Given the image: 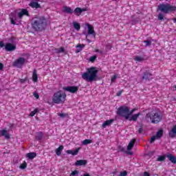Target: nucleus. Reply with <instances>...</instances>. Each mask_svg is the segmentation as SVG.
<instances>
[{
  "instance_id": "obj_1",
  "label": "nucleus",
  "mask_w": 176,
  "mask_h": 176,
  "mask_svg": "<svg viewBox=\"0 0 176 176\" xmlns=\"http://www.w3.org/2000/svg\"><path fill=\"white\" fill-rule=\"evenodd\" d=\"M32 28L34 31L42 32L46 28V19L43 16H35L32 19Z\"/></svg>"
},
{
  "instance_id": "obj_2",
  "label": "nucleus",
  "mask_w": 176,
  "mask_h": 176,
  "mask_svg": "<svg viewBox=\"0 0 176 176\" xmlns=\"http://www.w3.org/2000/svg\"><path fill=\"white\" fill-rule=\"evenodd\" d=\"M98 70L96 67H91L87 69V72L82 74V78L86 82H94L97 79Z\"/></svg>"
},
{
  "instance_id": "obj_3",
  "label": "nucleus",
  "mask_w": 176,
  "mask_h": 176,
  "mask_svg": "<svg viewBox=\"0 0 176 176\" xmlns=\"http://www.w3.org/2000/svg\"><path fill=\"white\" fill-rule=\"evenodd\" d=\"M163 119V116L162 113L157 111H151L147 113L145 116V120L146 122H151L153 124H157L160 123Z\"/></svg>"
},
{
  "instance_id": "obj_4",
  "label": "nucleus",
  "mask_w": 176,
  "mask_h": 176,
  "mask_svg": "<svg viewBox=\"0 0 176 176\" xmlns=\"http://www.w3.org/2000/svg\"><path fill=\"white\" fill-rule=\"evenodd\" d=\"M67 100V94L59 90L55 92L52 96V102L54 104H64Z\"/></svg>"
},
{
  "instance_id": "obj_5",
  "label": "nucleus",
  "mask_w": 176,
  "mask_h": 176,
  "mask_svg": "<svg viewBox=\"0 0 176 176\" xmlns=\"http://www.w3.org/2000/svg\"><path fill=\"white\" fill-rule=\"evenodd\" d=\"M158 9L160 12L165 13L166 14L168 13H173V12H176V6L170 5L169 3L166 4H160L158 6Z\"/></svg>"
},
{
  "instance_id": "obj_6",
  "label": "nucleus",
  "mask_w": 176,
  "mask_h": 176,
  "mask_svg": "<svg viewBox=\"0 0 176 176\" xmlns=\"http://www.w3.org/2000/svg\"><path fill=\"white\" fill-rule=\"evenodd\" d=\"M117 115L121 118H124L126 120H129V107L126 105L120 106L117 109Z\"/></svg>"
},
{
  "instance_id": "obj_7",
  "label": "nucleus",
  "mask_w": 176,
  "mask_h": 176,
  "mask_svg": "<svg viewBox=\"0 0 176 176\" xmlns=\"http://www.w3.org/2000/svg\"><path fill=\"white\" fill-rule=\"evenodd\" d=\"M163 133H164L163 129L158 130L156 134L151 138L150 144H153V142H155L156 140H160V138L163 137Z\"/></svg>"
},
{
  "instance_id": "obj_8",
  "label": "nucleus",
  "mask_w": 176,
  "mask_h": 176,
  "mask_svg": "<svg viewBox=\"0 0 176 176\" xmlns=\"http://www.w3.org/2000/svg\"><path fill=\"white\" fill-rule=\"evenodd\" d=\"M63 90H65V91H68L69 93H72V94H75L78 93V90H79V87L67 86V87H63Z\"/></svg>"
},
{
  "instance_id": "obj_9",
  "label": "nucleus",
  "mask_w": 176,
  "mask_h": 176,
  "mask_svg": "<svg viewBox=\"0 0 176 176\" xmlns=\"http://www.w3.org/2000/svg\"><path fill=\"white\" fill-rule=\"evenodd\" d=\"M152 76H153V74H152V73L149 72V71H146L143 72L142 79L143 80H152V79H153Z\"/></svg>"
},
{
  "instance_id": "obj_10",
  "label": "nucleus",
  "mask_w": 176,
  "mask_h": 176,
  "mask_svg": "<svg viewBox=\"0 0 176 176\" xmlns=\"http://www.w3.org/2000/svg\"><path fill=\"white\" fill-rule=\"evenodd\" d=\"M25 63V58L20 57L12 63V67H19V65H23Z\"/></svg>"
},
{
  "instance_id": "obj_11",
  "label": "nucleus",
  "mask_w": 176,
  "mask_h": 176,
  "mask_svg": "<svg viewBox=\"0 0 176 176\" xmlns=\"http://www.w3.org/2000/svg\"><path fill=\"white\" fill-rule=\"evenodd\" d=\"M23 16H28V17H30V12H28L27 9L22 8L21 12L18 13V19H19V20H21Z\"/></svg>"
},
{
  "instance_id": "obj_12",
  "label": "nucleus",
  "mask_w": 176,
  "mask_h": 176,
  "mask_svg": "<svg viewBox=\"0 0 176 176\" xmlns=\"http://www.w3.org/2000/svg\"><path fill=\"white\" fill-rule=\"evenodd\" d=\"M5 49L6 52H14V50H16V45L10 43H8L5 45Z\"/></svg>"
},
{
  "instance_id": "obj_13",
  "label": "nucleus",
  "mask_w": 176,
  "mask_h": 176,
  "mask_svg": "<svg viewBox=\"0 0 176 176\" xmlns=\"http://www.w3.org/2000/svg\"><path fill=\"white\" fill-rule=\"evenodd\" d=\"M10 20L12 25H16V21H17V15H16V13L12 12L10 14Z\"/></svg>"
},
{
  "instance_id": "obj_14",
  "label": "nucleus",
  "mask_w": 176,
  "mask_h": 176,
  "mask_svg": "<svg viewBox=\"0 0 176 176\" xmlns=\"http://www.w3.org/2000/svg\"><path fill=\"white\" fill-rule=\"evenodd\" d=\"M86 164H87V160H79L75 162L74 166H76V167L79 166H85Z\"/></svg>"
},
{
  "instance_id": "obj_15",
  "label": "nucleus",
  "mask_w": 176,
  "mask_h": 176,
  "mask_svg": "<svg viewBox=\"0 0 176 176\" xmlns=\"http://www.w3.org/2000/svg\"><path fill=\"white\" fill-rule=\"evenodd\" d=\"M170 138H175L176 136V124L173 126L172 129L168 132Z\"/></svg>"
},
{
  "instance_id": "obj_16",
  "label": "nucleus",
  "mask_w": 176,
  "mask_h": 176,
  "mask_svg": "<svg viewBox=\"0 0 176 176\" xmlns=\"http://www.w3.org/2000/svg\"><path fill=\"white\" fill-rule=\"evenodd\" d=\"M79 151H80V147L77 148L74 151L67 150V151H66V153H67V155H72L73 156H76V155H78V153H79Z\"/></svg>"
},
{
  "instance_id": "obj_17",
  "label": "nucleus",
  "mask_w": 176,
  "mask_h": 176,
  "mask_svg": "<svg viewBox=\"0 0 176 176\" xmlns=\"http://www.w3.org/2000/svg\"><path fill=\"white\" fill-rule=\"evenodd\" d=\"M87 11V9L86 8H76L74 10V14H76V16H79L82 12Z\"/></svg>"
},
{
  "instance_id": "obj_18",
  "label": "nucleus",
  "mask_w": 176,
  "mask_h": 176,
  "mask_svg": "<svg viewBox=\"0 0 176 176\" xmlns=\"http://www.w3.org/2000/svg\"><path fill=\"white\" fill-rule=\"evenodd\" d=\"M113 122H115L114 119L107 120L102 124V127H103V129H106L107 126H111Z\"/></svg>"
},
{
  "instance_id": "obj_19",
  "label": "nucleus",
  "mask_w": 176,
  "mask_h": 176,
  "mask_svg": "<svg viewBox=\"0 0 176 176\" xmlns=\"http://www.w3.org/2000/svg\"><path fill=\"white\" fill-rule=\"evenodd\" d=\"M43 139V132L42 131L37 132L35 136L36 141H39V142H41V141H42Z\"/></svg>"
},
{
  "instance_id": "obj_20",
  "label": "nucleus",
  "mask_w": 176,
  "mask_h": 176,
  "mask_svg": "<svg viewBox=\"0 0 176 176\" xmlns=\"http://www.w3.org/2000/svg\"><path fill=\"white\" fill-rule=\"evenodd\" d=\"M88 28V35H94V36H96V32H94V28L91 26V25H87Z\"/></svg>"
},
{
  "instance_id": "obj_21",
  "label": "nucleus",
  "mask_w": 176,
  "mask_h": 176,
  "mask_svg": "<svg viewBox=\"0 0 176 176\" xmlns=\"http://www.w3.org/2000/svg\"><path fill=\"white\" fill-rule=\"evenodd\" d=\"M135 144V139H132L126 147L127 151H131V149L134 148Z\"/></svg>"
},
{
  "instance_id": "obj_22",
  "label": "nucleus",
  "mask_w": 176,
  "mask_h": 176,
  "mask_svg": "<svg viewBox=\"0 0 176 176\" xmlns=\"http://www.w3.org/2000/svg\"><path fill=\"white\" fill-rule=\"evenodd\" d=\"M1 135L3 137H5V138H6V140H9L10 138V135L9 134V133H8V131H6V129L1 130Z\"/></svg>"
},
{
  "instance_id": "obj_23",
  "label": "nucleus",
  "mask_w": 176,
  "mask_h": 176,
  "mask_svg": "<svg viewBox=\"0 0 176 176\" xmlns=\"http://www.w3.org/2000/svg\"><path fill=\"white\" fill-rule=\"evenodd\" d=\"M166 157L168 159L169 162L173 163V164H176V157L175 156L173 155L172 154H168Z\"/></svg>"
},
{
  "instance_id": "obj_24",
  "label": "nucleus",
  "mask_w": 176,
  "mask_h": 176,
  "mask_svg": "<svg viewBox=\"0 0 176 176\" xmlns=\"http://www.w3.org/2000/svg\"><path fill=\"white\" fill-rule=\"evenodd\" d=\"M26 157H28V159H30V160H32L33 159H35V157H36V153H28L26 154Z\"/></svg>"
},
{
  "instance_id": "obj_25",
  "label": "nucleus",
  "mask_w": 176,
  "mask_h": 176,
  "mask_svg": "<svg viewBox=\"0 0 176 176\" xmlns=\"http://www.w3.org/2000/svg\"><path fill=\"white\" fill-rule=\"evenodd\" d=\"M141 116V113H138L137 114L133 115L129 120L131 122L133 120V122H137V120L138 119V117Z\"/></svg>"
},
{
  "instance_id": "obj_26",
  "label": "nucleus",
  "mask_w": 176,
  "mask_h": 176,
  "mask_svg": "<svg viewBox=\"0 0 176 176\" xmlns=\"http://www.w3.org/2000/svg\"><path fill=\"white\" fill-rule=\"evenodd\" d=\"M64 149V146L60 145L58 148L56 149V154L57 156H60L61 155V152H63V150Z\"/></svg>"
},
{
  "instance_id": "obj_27",
  "label": "nucleus",
  "mask_w": 176,
  "mask_h": 176,
  "mask_svg": "<svg viewBox=\"0 0 176 176\" xmlns=\"http://www.w3.org/2000/svg\"><path fill=\"white\" fill-rule=\"evenodd\" d=\"M32 80L34 82H38V74L36 73V69H34V71H33Z\"/></svg>"
},
{
  "instance_id": "obj_28",
  "label": "nucleus",
  "mask_w": 176,
  "mask_h": 176,
  "mask_svg": "<svg viewBox=\"0 0 176 176\" xmlns=\"http://www.w3.org/2000/svg\"><path fill=\"white\" fill-rule=\"evenodd\" d=\"M63 12L65 13H69V14H72V9L71 8L65 6L63 7Z\"/></svg>"
},
{
  "instance_id": "obj_29",
  "label": "nucleus",
  "mask_w": 176,
  "mask_h": 176,
  "mask_svg": "<svg viewBox=\"0 0 176 176\" xmlns=\"http://www.w3.org/2000/svg\"><path fill=\"white\" fill-rule=\"evenodd\" d=\"M133 60H135L137 63H142V61H144V57L135 56H134Z\"/></svg>"
},
{
  "instance_id": "obj_30",
  "label": "nucleus",
  "mask_w": 176,
  "mask_h": 176,
  "mask_svg": "<svg viewBox=\"0 0 176 176\" xmlns=\"http://www.w3.org/2000/svg\"><path fill=\"white\" fill-rule=\"evenodd\" d=\"M73 25L74 30H76L77 31H79L80 30V24H79L77 22H73Z\"/></svg>"
},
{
  "instance_id": "obj_31",
  "label": "nucleus",
  "mask_w": 176,
  "mask_h": 176,
  "mask_svg": "<svg viewBox=\"0 0 176 176\" xmlns=\"http://www.w3.org/2000/svg\"><path fill=\"white\" fill-rule=\"evenodd\" d=\"M38 112H39V110L38 109H35L34 111H32L29 114V116H31L32 118V117L35 116V115H36V113H38Z\"/></svg>"
},
{
  "instance_id": "obj_32",
  "label": "nucleus",
  "mask_w": 176,
  "mask_h": 176,
  "mask_svg": "<svg viewBox=\"0 0 176 176\" xmlns=\"http://www.w3.org/2000/svg\"><path fill=\"white\" fill-rule=\"evenodd\" d=\"M58 116H60V118H62L63 119H64V118H69V114L68 113H58Z\"/></svg>"
},
{
  "instance_id": "obj_33",
  "label": "nucleus",
  "mask_w": 176,
  "mask_h": 176,
  "mask_svg": "<svg viewBox=\"0 0 176 176\" xmlns=\"http://www.w3.org/2000/svg\"><path fill=\"white\" fill-rule=\"evenodd\" d=\"M93 141L89 139H85V140L82 141V144L83 145H89V144H91Z\"/></svg>"
},
{
  "instance_id": "obj_34",
  "label": "nucleus",
  "mask_w": 176,
  "mask_h": 176,
  "mask_svg": "<svg viewBox=\"0 0 176 176\" xmlns=\"http://www.w3.org/2000/svg\"><path fill=\"white\" fill-rule=\"evenodd\" d=\"M166 160V155H160L157 157V162H164Z\"/></svg>"
},
{
  "instance_id": "obj_35",
  "label": "nucleus",
  "mask_w": 176,
  "mask_h": 176,
  "mask_svg": "<svg viewBox=\"0 0 176 176\" xmlns=\"http://www.w3.org/2000/svg\"><path fill=\"white\" fill-rule=\"evenodd\" d=\"M76 47L79 48V50L76 52V53H79V52H81L82 49L85 47V44H78L76 45Z\"/></svg>"
},
{
  "instance_id": "obj_36",
  "label": "nucleus",
  "mask_w": 176,
  "mask_h": 176,
  "mask_svg": "<svg viewBox=\"0 0 176 176\" xmlns=\"http://www.w3.org/2000/svg\"><path fill=\"white\" fill-rule=\"evenodd\" d=\"M136 109H133L132 110L130 111V109H129V112H128V118H130L131 115H133L134 112H135Z\"/></svg>"
},
{
  "instance_id": "obj_37",
  "label": "nucleus",
  "mask_w": 176,
  "mask_h": 176,
  "mask_svg": "<svg viewBox=\"0 0 176 176\" xmlns=\"http://www.w3.org/2000/svg\"><path fill=\"white\" fill-rule=\"evenodd\" d=\"M143 43H145V46H151V45H152V43L149 40L144 41Z\"/></svg>"
},
{
  "instance_id": "obj_38",
  "label": "nucleus",
  "mask_w": 176,
  "mask_h": 176,
  "mask_svg": "<svg viewBox=\"0 0 176 176\" xmlns=\"http://www.w3.org/2000/svg\"><path fill=\"white\" fill-rule=\"evenodd\" d=\"M118 151L119 152H126V147L118 146Z\"/></svg>"
},
{
  "instance_id": "obj_39",
  "label": "nucleus",
  "mask_w": 176,
  "mask_h": 176,
  "mask_svg": "<svg viewBox=\"0 0 176 176\" xmlns=\"http://www.w3.org/2000/svg\"><path fill=\"white\" fill-rule=\"evenodd\" d=\"M96 60H97V56H92L89 58V61H91V63H94V61H96Z\"/></svg>"
},
{
  "instance_id": "obj_40",
  "label": "nucleus",
  "mask_w": 176,
  "mask_h": 176,
  "mask_svg": "<svg viewBox=\"0 0 176 176\" xmlns=\"http://www.w3.org/2000/svg\"><path fill=\"white\" fill-rule=\"evenodd\" d=\"M27 80H28V78L25 77V78H21L19 80L20 83H25V82H27Z\"/></svg>"
},
{
  "instance_id": "obj_41",
  "label": "nucleus",
  "mask_w": 176,
  "mask_h": 176,
  "mask_svg": "<svg viewBox=\"0 0 176 176\" xmlns=\"http://www.w3.org/2000/svg\"><path fill=\"white\" fill-rule=\"evenodd\" d=\"M118 176H127V171L124 170L122 172H120Z\"/></svg>"
},
{
  "instance_id": "obj_42",
  "label": "nucleus",
  "mask_w": 176,
  "mask_h": 176,
  "mask_svg": "<svg viewBox=\"0 0 176 176\" xmlns=\"http://www.w3.org/2000/svg\"><path fill=\"white\" fill-rule=\"evenodd\" d=\"M164 16L163 15V14L160 13L158 14V20H164Z\"/></svg>"
},
{
  "instance_id": "obj_43",
  "label": "nucleus",
  "mask_w": 176,
  "mask_h": 176,
  "mask_svg": "<svg viewBox=\"0 0 176 176\" xmlns=\"http://www.w3.org/2000/svg\"><path fill=\"white\" fill-rule=\"evenodd\" d=\"M20 168L24 170V168H27V163H23L20 166Z\"/></svg>"
},
{
  "instance_id": "obj_44",
  "label": "nucleus",
  "mask_w": 176,
  "mask_h": 176,
  "mask_svg": "<svg viewBox=\"0 0 176 176\" xmlns=\"http://www.w3.org/2000/svg\"><path fill=\"white\" fill-rule=\"evenodd\" d=\"M78 174H79V172L78 170H74L70 175L72 176H75V175H78Z\"/></svg>"
},
{
  "instance_id": "obj_45",
  "label": "nucleus",
  "mask_w": 176,
  "mask_h": 176,
  "mask_svg": "<svg viewBox=\"0 0 176 176\" xmlns=\"http://www.w3.org/2000/svg\"><path fill=\"white\" fill-rule=\"evenodd\" d=\"M112 45H111L110 43H108L107 45H106V49H107V50H111L112 49Z\"/></svg>"
},
{
  "instance_id": "obj_46",
  "label": "nucleus",
  "mask_w": 176,
  "mask_h": 176,
  "mask_svg": "<svg viewBox=\"0 0 176 176\" xmlns=\"http://www.w3.org/2000/svg\"><path fill=\"white\" fill-rule=\"evenodd\" d=\"M33 96L34 97H35V98H36V100L39 98V94H38L37 92H34Z\"/></svg>"
},
{
  "instance_id": "obj_47",
  "label": "nucleus",
  "mask_w": 176,
  "mask_h": 176,
  "mask_svg": "<svg viewBox=\"0 0 176 176\" xmlns=\"http://www.w3.org/2000/svg\"><path fill=\"white\" fill-rule=\"evenodd\" d=\"M118 78V76H116V75L113 76L111 77V81L112 82H115V80H116V78Z\"/></svg>"
},
{
  "instance_id": "obj_48",
  "label": "nucleus",
  "mask_w": 176,
  "mask_h": 176,
  "mask_svg": "<svg viewBox=\"0 0 176 176\" xmlns=\"http://www.w3.org/2000/svg\"><path fill=\"white\" fill-rule=\"evenodd\" d=\"M65 50H64V47H61L59 48L58 53H64Z\"/></svg>"
},
{
  "instance_id": "obj_49",
  "label": "nucleus",
  "mask_w": 176,
  "mask_h": 176,
  "mask_svg": "<svg viewBox=\"0 0 176 176\" xmlns=\"http://www.w3.org/2000/svg\"><path fill=\"white\" fill-rule=\"evenodd\" d=\"M122 93H123V89L117 92V94H116L117 97H120V96H122Z\"/></svg>"
},
{
  "instance_id": "obj_50",
  "label": "nucleus",
  "mask_w": 176,
  "mask_h": 176,
  "mask_svg": "<svg viewBox=\"0 0 176 176\" xmlns=\"http://www.w3.org/2000/svg\"><path fill=\"white\" fill-rule=\"evenodd\" d=\"M142 131H143L142 125H141V126H140V128L138 129V133H139V134H142Z\"/></svg>"
},
{
  "instance_id": "obj_51",
  "label": "nucleus",
  "mask_w": 176,
  "mask_h": 176,
  "mask_svg": "<svg viewBox=\"0 0 176 176\" xmlns=\"http://www.w3.org/2000/svg\"><path fill=\"white\" fill-rule=\"evenodd\" d=\"M6 45L3 41H0V47H5Z\"/></svg>"
},
{
  "instance_id": "obj_52",
  "label": "nucleus",
  "mask_w": 176,
  "mask_h": 176,
  "mask_svg": "<svg viewBox=\"0 0 176 176\" xmlns=\"http://www.w3.org/2000/svg\"><path fill=\"white\" fill-rule=\"evenodd\" d=\"M3 69V64L0 63V71H2Z\"/></svg>"
},
{
  "instance_id": "obj_53",
  "label": "nucleus",
  "mask_w": 176,
  "mask_h": 176,
  "mask_svg": "<svg viewBox=\"0 0 176 176\" xmlns=\"http://www.w3.org/2000/svg\"><path fill=\"white\" fill-rule=\"evenodd\" d=\"M144 176H151V175L148 172H144Z\"/></svg>"
},
{
  "instance_id": "obj_54",
  "label": "nucleus",
  "mask_w": 176,
  "mask_h": 176,
  "mask_svg": "<svg viewBox=\"0 0 176 176\" xmlns=\"http://www.w3.org/2000/svg\"><path fill=\"white\" fill-rule=\"evenodd\" d=\"M127 155H133V152L131 151H129V152H126Z\"/></svg>"
},
{
  "instance_id": "obj_55",
  "label": "nucleus",
  "mask_w": 176,
  "mask_h": 176,
  "mask_svg": "<svg viewBox=\"0 0 176 176\" xmlns=\"http://www.w3.org/2000/svg\"><path fill=\"white\" fill-rule=\"evenodd\" d=\"M173 23H176V17L173 19Z\"/></svg>"
},
{
  "instance_id": "obj_56",
  "label": "nucleus",
  "mask_w": 176,
  "mask_h": 176,
  "mask_svg": "<svg viewBox=\"0 0 176 176\" xmlns=\"http://www.w3.org/2000/svg\"><path fill=\"white\" fill-rule=\"evenodd\" d=\"M87 42H89V43H90V42H91V41H90V39H87Z\"/></svg>"
},
{
  "instance_id": "obj_57",
  "label": "nucleus",
  "mask_w": 176,
  "mask_h": 176,
  "mask_svg": "<svg viewBox=\"0 0 176 176\" xmlns=\"http://www.w3.org/2000/svg\"><path fill=\"white\" fill-rule=\"evenodd\" d=\"M113 1H115V0H113Z\"/></svg>"
}]
</instances>
